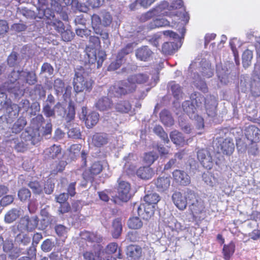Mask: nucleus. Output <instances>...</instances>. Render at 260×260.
<instances>
[{
	"instance_id": "nucleus-63",
	"label": "nucleus",
	"mask_w": 260,
	"mask_h": 260,
	"mask_svg": "<svg viewBox=\"0 0 260 260\" xmlns=\"http://www.w3.org/2000/svg\"><path fill=\"white\" fill-rule=\"evenodd\" d=\"M122 64V62L116 58L115 60L111 62L108 67V71H115L119 68Z\"/></svg>"
},
{
	"instance_id": "nucleus-45",
	"label": "nucleus",
	"mask_w": 260,
	"mask_h": 260,
	"mask_svg": "<svg viewBox=\"0 0 260 260\" xmlns=\"http://www.w3.org/2000/svg\"><path fill=\"white\" fill-rule=\"evenodd\" d=\"M176 44L174 42H165L161 48V52L165 55H170L175 50Z\"/></svg>"
},
{
	"instance_id": "nucleus-64",
	"label": "nucleus",
	"mask_w": 260,
	"mask_h": 260,
	"mask_svg": "<svg viewBox=\"0 0 260 260\" xmlns=\"http://www.w3.org/2000/svg\"><path fill=\"white\" fill-rule=\"evenodd\" d=\"M32 122L39 128L45 122V119L42 114H38L32 119Z\"/></svg>"
},
{
	"instance_id": "nucleus-22",
	"label": "nucleus",
	"mask_w": 260,
	"mask_h": 260,
	"mask_svg": "<svg viewBox=\"0 0 260 260\" xmlns=\"http://www.w3.org/2000/svg\"><path fill=\"white\" fill-rule=\"evenodd\" d=\"M245 135L247 139L252 142L258 140L260 136V131L255 125H249L245 130Z\"/></svg>"
},
{
	"instance_id": "nucleus-30",
	"label": "nucleus",
	"mask_w": 260,
	"mask_h": 260,
	"mask_svg": "<svg viewBox=\"0 0 260 260\" xmlns=\"http://www.w3.org/2000/svg\"><path fill=\"white\" fill-rule=\"evenodd\" d=\"M67 165V162L63 160L53 163L51 166V175H56L59 173H62L64 170Z\"/></svg>"
},
{
	"instance_id": "nucleus-19",
	"label": "nucleus",
	"mask_w": 260,
	"mask_h": 260,
	"mask_svg": "<svg viewBox=\"0 0 260 260\" xmlns=\"http://www.w3.org/2000/svg\"><path fill=\"white\" fill-rule=\"evenodd\" d=\"M153 54V52L147 46H143L136 51L137 59L143 61H147Z\"/></svg>"
},
{
	"instance_id": "nucleus-10",
	"label": "nucleus",
	"mask_w": 260,
	"mask_h": 260,
	"mask_svg": "<svg viewBox=\"0 0 260 260\" xmlns=\"http://www.w3.org/2000/svg\"><path fill=\"white\" fill-rule=\"evenodd\" d=\"M39 218L37 216L29 217L25 215L22 217L20 220V223L23 225V228L28 232H32L38 226Z\"/></svg>"
},
{
	"instance_id": "nucleus-43",
	"label": "nucleus",
	"mask_w": 260,
	"mask_h": 260,
	"mask_svg": "<svg viewBox=\"0 0 260 260\" xmlns=\"http://www.w3.org/2000/svg\"><path fill=\"white\" fill-rule=\"evenodd\" d=\"M28 186L31 189L35 194L40 195L43 193V189L40 182L38 181H31Z\"/></svg>"
},
{
	"instance_id": "nucleus-62",
	"label": "nucleus",
	"mask_w": 260,
	"mask_h": 260,
	"mask_svg": "<svg viewBox=\"0 0 260 260\" xmlns=\"http://www.w3.org/2000/svg\"><path fill=\"white\" fill-rule=\"evenodd\" d=\"M248 153L249 154L257 156L259 153L257 145L255 142H253L248 149Z\"/></svg>"
},
{
	"instance_id": "nucleus-40",
	"label": "nucleus",
	"mask_w": 260,
	"mask_h": 260,
	"mask_svg": "<svg viewBox=\"0 0 260 260\" xmlns=\"http://www.w3.org/2000/svg\"><path fill=\"white\" fill-rule=\"evenodd\" d=\"M182 108L183 111L189 117H192L196 111V108L193 102L189 101H185L182 104Z\"/></svg>"
},
{
	"instance_id": "nucleus-41",
	"label": "nucleus",
	"mask_w": 260,
	"mask_h": 260,
	"mask_svg": "<svg viewBox=\"0 0 260 260\" xmlns=\"http://www.w3.org/2000/svg\"><path fill=\"white\" fill-rule=\"evenodd\" d=\"M253 58L252 52L247 49L245 50L242 54V63L244 68H248L251 63V60Z\"/></svg>"
},
{
	"instance_id": "nucleus-38",
	"label": "nucleus",
	"mask_w": 260,
	"mask_h": 260,
	"mask_svg": "<svg viewBox=\"0 0 260 260\" xmlns=\"http://www.w3.org/2000/svg\"><path fill=\"white\" fill-rule=\"evenodd\" d=\"M171 141L176 145H180L185 141L182 134L176 130L172 131L170 134Z\"/></svg>"
},
{
	"instance_id": "nucleus-6",
	"label": "nucleus",
	"mask_w": 260,
	"mask_h": 260,
	"mask_svg": "<svg viewBox=\"0 0 260 260\" xmlns=\"http://www.w3.org/2000/svg\"><path fill=\"white\" fill-rule=\"evenodd\" d=\"M48 0H38L37 10L38 17L40 19L54 17V13L49 8Z\"/></svg>"
},
{
	"instance_id": "nucleus-15",
	"label": "nucleus",
	"mask_w": 260,
	"mask_h": 260,
	"mask_svg": "<svg viewBox=\"0 0 260 260\" xmlns=\"http://www.w3.org/2000/svg\"><path fill=\"white\" fill-rule=\"evenodd\" d=\"M7 91L10 93L13 94L15 96H22L24 94L25 88L22 82L8 84Z\"/></svg>"
},
{
	"instance_id": "nucleus-49",
	"label": "nucleus",
	"mask_w": 260,
	"mask_h": 260,
	"mask_svg": "<svg viewBox=\"0 0 260 260\" xmlns=\"http://www.w3.org/2000/svg\"><path fill=\"white\" fill-rule=\"evenodd\" d=\"M171 90L173 96L176 99H178L182 93L181 87L179 84H176L175 81H172L170 83Z\"/></svg>"
},
{
	"instance_id": "nucleus-35",
	"label": "nucleus",
	"mask_w": 260,
	"mask_h": 260,
	"mask_svg": "<svg viewBox=\"0 0 260 260\" xmlns=\"http://www.w3.org/2000/svg\"><path fill=\"white\" fill-rule=\"evenodd\" d=\"M20 211L16 208H13L7 212L5 216V221L6 223H10L19 218Z\"/></svg>"
},
{
	"instance_id": "nucleus-25",
	"label": "nucleus",
	"mask_w": 260,
	"mask_h": 260,
	"mask_svg": "<svg viewBox=\"0 0 260 260\" xmlns=\"http://www.w3.org/2000/svg\"><path fill=\"white\" fill-rule=\"evenodd\" d=\"M108 138L107 135L105 133H96L93 135L92 141L94 145L98 147L107 144Z\"/></svg>"
},
{
	"instance_id": "nucleus-20",
	"label": "nucleus",
	"mask_w": 260,
	"mask_h": 260,
	"mask_svg": "<svg viewBox=\"0 0 260 260\" xmlns=\"http://www.w3.org/2000/svg\"><path fill=\"white\" fill-rule=\"evenodd\" d=\"M172 200L179 210H183L186 208L187 206L186 199L180 192H175L172 195Z\"/></svg>"
},
{
	"instance_id": "nucleus-17",
	"label": "nucleus",
	"mask_w": 260,
	"mask_h": 260,
	"mask_svg": "<svg viewBox=\"0 0 260 260\" xmlns=\"http://www.w3.org/2000/svg\"><path fill=\"white\" fill-rule=\"evenodd\" d=\"M160 13H161V7L159 5L141 14L138 18V20L140 22L144 23L154 17L159 15Z\"/></svg>"
},
{
	"instance_id": "nucleus-51",
	"label": "nucleus",
	"mask_w": 260,
	"mask_h": 260,
	"mask_svg": "<svg viewBox=\"0 0 260 260\" xmlns=\"http://www.w3.org/2000/svg\"><path fill=\"white\" fill-rule=\"evenodd\" d=\"M62 40L64 42L71 41L75 36L74 33L69 29H67L59 32Z\"/></svg>"
},
{
	"instance_id": "nucleus-9",
	"label": "nucleus",
	"mask_w": 260,
	"mask_h": 260,
	"mask_svg": "<svg viewBox=\"0 0 260 260\" xmlns=\"http://www.w3.org/2000/svg\"><path fill=\"white\" fill-rule=\"evenodd\" d=\"M154 210V206L143 203L138 206L137 212L140 217L144 220H148L153 215Z\"/></svg>"
},
{
	"instance_id": "nucleus-60",
	"label": "nucleus",
	"mask_w": 260,
	"mask_h": 260,
	"mask_svg": "<svg viewBox=\"0 0 260 260\" xmlns=\"http://www.w3.org/2000/svg\"><path fill=\"white\" fill-rule=\"evenodd\" d=\"M43 112L47 117H52L55 115L54 109L51 108V106L47 104L43 108Z\"/></svg>"
},
{
	"instance_id": "nucleus-12",
	"label": "nucleus",
	"mask_w": 260,
	"mask_h": 260,
	"mask_svg": "<svg viewBox=\"0 0 260 260\" xmlns=\"http://www.w3.org/2000/svg\"><path fill=\"white\" fill-rule=\"evenodd\" d=\"M126 254L129 260H139L142 255V248L139 245L130 244L126 248Z\"/></svg>"
},
{
	"instance_id": "nucleus-2",
	"label": "nucleus",
	"mask_w": 260,
	"mask_h": 260,
	"mask_svg": "<svg viewBox=\"0 0 260 260\" xmlns=\"http://www.w3.org/2000/svg\"><path fill=\"white\" fill-rule=\"evenodd\" d=\"M93 83V80L89 77L88 72L83 67L77 69L73 82L74 90L76 93L84 91L90 92Z\"/></svg>"
},
{
	"instance_id": "nucleus-33",
	"label": "nucleus",
	"mask_w": 260,
	"mask_h": 260,
	"mask_svg": "<svg viewBox=\"0 0 260 260\" xmlns=\"http://www.w3.org/2000/svg\"><path fill=\"white\" fill-rule=\"evenodd\" d=\"M113 230L112 235L114 238H118L121 235L122 231L121 220L120 218L115 219L112 223Z\"/></svg>"
},
{
	"instance_id": "nucleus-53",
	"label": "nucleus",
	"mask_w": 260,
	"mask_h": 260,
	"mask_svg": "<svg viewBox=\"0 0 260 260\" xmlns=\"http://www.w3.org/2000/svg\"><path fill=\"white\" fill-rule=\"evenodd\" d=\"M75 116V106L72 102L70 101L68 107V113L67 114V121H70L74 119Z\"/></svg>"
},
{
	"instance_id": "nucleus-37",
	"label": "nucleus",
	"mask_w": 260,
	"mask_h": 260,
	"mask_svg": "<svg viewBox=\"0 0 260 260\" xmlns=\"http://www.w3.org/2000/svg\"><path fill=\"white\" fill-rule=\"evenodd\" d=\"M127 226L131 229H140L143 226V222L139 217L133 216L128 219L127 221Z\"/></svg>"
},
{
	"instance_id": "nucleus-27",
	"label": "nucleus",
	"mask_w": 260,
	"mask_h": 260,
	"mask_svg": "<svg viewBox=\"0 0 260 260\" xmlns=\"http://www.w3.org/2000/svg\"><path fill=\"white\" fill-rule=\"evenodd\" d=\"M81 238L90 243H99L102 239L96 233L87 231H83L80 234Z\"/></svg>"
},
{
	"instance_id": "nucleus-3",
	"label": "nucleus",
	"mask_w": 260,
	"mask_h": 260,
	"mask_svg": "<svg viewBox=\"0 0 260 260\" xmlns=\"http://www.w3.org/2000/svg\"><path fill=\"white\" fill-rule=\"evenodd\" d=\"M238 87L241 91L243 92H250L254 97L260 95V82L253 77L250 78L247 75H241Z\"/></svg>"
},
{
	"instance_id": "nucleus-47",
	"label": "nucleus",
	"mask_w": 260,
	"mask_h": 260,
	"mask_svg": "<svg viewBox=\"0 0 260 260\" xmlns=\"http://www.w3.org/2000/svg\"><path fill=\"white\" fill-rule=\"evenodd\" d=\"M22 71L13 70L9 76V81L11 83H16L18 81H22V75L21 74Z\"/></svg>"
},
{
	"instance_id": "nucleus-24",
	"label": "nucleus",
	"mask_w": 260,
	"mask_h": 260,
	"mask_svg": "<svg viewBox=\"0 0 260 260\" xmlns=\"http://www.w3.org/2000/svg\"><path fill=\"white\" fill-rule=\"evenodd\" d=\"M170 25V22L164 18H156L153 19L146 25L148 30H151L156 28L165 27Z\"/></svg>"
},
{
	"instance_id": "nucleus-13",
	"label": "nucleus",
	"mask_w": 260,
	"mask_h": 260,
	"mask_svg": "<svg viewBox=\"0 0 260 260\" xmlns=\"http://www.w3.org/2000/svg\"><path fill=\"white\" fill-rule=\"evenodd\" d=\"M130 190L131 185L129 183L124 181L119 182L118 192L119 197L121 200L126 202L131 197Z\"/></svg>"
},
{
	"instance_id": "nucleus-44",
	"label": "nucleus",
	"mask_w": 260,
	"mask_h": 260,
	"mask_svg": "<svg viewBox=\"0 0 260 260\" xmlns=\"http://www.w3.org/2000/svg\"><path fill=\"white\" fill-rule=\"evenodd\" d=\"M26 124V122L23 118H18L12 126V133L15 134L19 133L23 129Z\"/></svg>"
},
{
	"instance_id": "nucleus-7",
	"label": "nucleus",
	"mask_w": 260,
	"mask_h": 260,
	"mask_svg": "<svg viewBox=\"0 0 260 260\" xmlns=\"http://www.w3.org/2000/svg\"><path fill=\"white\" fill-rule=\"evenodd\" d=\"M174 182L177 185L187 186L190 183L189 175L184 171L176 169L172 172Z\"/></svg>"
},
{
	"instance_id": "nucleus-48",
	"label": "nucleus",
	"mask_w": 260,
	"mask_h": 260,
	"mask_svg": "<svg viewBox=\"0 0 260 260\" xmlns=\"http://www.w3.org/2000/svg\"><path fill=\"white\" fill-rule=\"evenodd\" d=\"M157 154L153 152H147L144 155L143 161L148 166H150L157 159Z\"/></svg>"
},
{
	"instance_id": "nucleus-16",
	"label": "nucleus",
	"mask_w": 260,
	"mask_h": 260,
	"mask_svg": "<svg viewBox=\"0 0 260 260\" xmlns=\"http://www.w3.org/2000/svg\"><path fill=\"white\" fill-rule=\"evenodd\" d=\"M189 208L192 216L195 218H200V215L205 211L204 203L201 199L196 200L195 202H192Z\"/></svg>"
},
{
	"instance_id": "nucleus-31",
	"label": "nucleus",
	"mask_w": 260,
	"mask_h": 260,
	"mask_svg": "<svg viewBox=\"0 0 260 260\" xmlns=\"http://www.w3.org/2000/svg\"><path fill=\"white\" fill-rule=\"evenodd\" d=\"M128 77L129 80L135 85H136V84H144L149 80V76L144 73L134 74Z\"/></svg>"
},
{
	"instance_id": "nucleus-23",
	"label": "nucleus",
	"mask_w": 260,
	"mask_h": 260,
	"mask_svg": "<svg viewBox=\"0 0 260 260\" xmlns=\"http://www.w3.org/2000/svg\"><path fill=\"white\" fill-rule=\"evenodd\" d=\"M22 75V83L28 84L29 85H34L38 81L37 76L34 71H24L21 72Z\"/></svg>"
},
{
	"instance_id": "nucleus-58",
	"label": "nucleus",
	"mask_w": 260,
	"mask_h": 260,
	"mask_svg": "<svg viewBox=\"0 0 260 260\" xmlns=\"http://www.w3.org/2000/svg\"><path fill=\"white\" fill-rule=\"evenodd\" d=\"M102 24L107 27L110 25L112 21V17L109 12H105L102 16Z\"/></svg>"
},
{
	"instance_id": "nucleus-5",
	"label": "nucleus",
	"mask_w": 260,
	"mask_h": 260,
	"mask_svg": "<svg viewBox=\"0 0 260 260\" xmlns=\"http://www.w3.org/2000/svg\"><path fill=\"white\" fill-rule=\"evenodd\" d=\"M103 170V166L100 161L93 162L90 167L82 173L83 178L86 181H92L94 177L100 174Z\"/></svg>"
},
{
	"instance_id": "nucleus-29",
	"label": "nucleus",
	"mask_w": 260,
	"mask_h": 260,
	"mask_svg": "<svg viewBox=\"0 0 260 260\" xmlns=\"http://www.w3.org/2000/svg\"><path fill=\"white\" fill-rule=\"evenodd\" d=\"M159 118L161 122L165 125L170 126L174 124V119L170 112L164 109L159 113Z\"/></svg>"
},
{
	"instance_id": "nucleus-57",
	"label": "nucleus",
	"mask_w": 260,
	"mask_h": 260,
	"mask_svg": "<svg viewBox=\"0 0 260 260\" xmlns=\"http://www.w3.org/2000/svg\"><path fill=\"white\" fill-rule=\"evenodd\" d=\"M102 20L101 17L97 14H94L91 16V25L93 30L101 27Z\"/></svg>"
},
{
	"instance_id": "nucleus-42",
	"label": "nucleus",
	"mask_w": 260,
	"mask_h": 260,
	"mask_svg": "<svg viewBox=\"0 0 260 260\" xmlns=\"http://www.w3.org/2000/svg\"><path fill=\"white\" fill-rule=\"evenodd\" d=\"M154 133L157 135L164 141L165 143H168L170 141L168 134L165 132L160 125H156L153 128Z\"/></svg>"
},
{
	"instance_id": "nucleus-36",
	"label": "nucleus",
	"mask_w": 260,
	"mask_h": 260,
	"mask_svg": "<svg viewBox=\"0 0 260 260\" xmlns=\"http://www.w3.org/2000/svg\"><path fill=\"white\" fill-rule=\"evenodd\" d=\"M101 250L86 251L83 252V256L85 260H105L101 255Z\"/></svg>"
},
{
	"instance_id": "nucleus-8",
	"label": "nucleus",
	"mask_w": 260,
	"mask_h": 260,
	"mask_svg": "<svg viewBox=\"0 0 260 260\" xmlns=\"http://www.w3.org/2000/svg\"><path fill=\"white\" fill-rule=\"evenodd\" d=\"M197 158L202 166L206 169L210 170L213 166L212 156L208 150L201 149L197 152Z\"/></svg>"
},
{
	"instance_id": "nucleus-52",
	"label": "nucleus",
	"mask_w": 260,
	"mask_h": 260,
	"mask_svg": "<svg viewBox=\"0 0 260 260\" xmlns=\"http://www.w3.org/2000/svg\"><path fill=\"white\" fill-rule=\"evenodd\" d=\"M54 68L48 62H44L41 68L40 74L47 73L48 75L51 76L53 74Z\"/></svg>"
},
{
	"instance_id": "nucleus-46",
	"label": "nucleus",
	"mask_w": 260,
	"mask_h": 260,
	"mask_svg": "<svg viewBox=\"0 0 260 260\" xmlns=\"http://www.w3.org/2000/svg\"><path fill=\"white\" fill-rule=\"evenodd\" d=\"M18 197L21 201L25 202L30 199L31 192L28 189L22 187L19 190L18 192Z\"/></svg>"
},
{
	"instance_id": "nucleus-1",
	"label": "nucleus",
	"mask_w": 260,
	"mask_h": 260,
	"mask_svg": "<svg viewBox=\"0 0 260 260\" xmlns=\"http://www.w3.org/2000/svg\"><path fill=\"white\" fill-rule=\"evenodd\" d=\"M89 42L90 47H86L85 51L88 56L89 63L92 64L97 62V68L102 67L103 61L106 58V54L102 50L98 52V56H96V49L101 48V41L100 38L95 36H90L89 38Z\"/></svg>"
},
{
	"instance_id": "nucleus-55",
	"label": "nucleus",
	"mask_w": 260,
	"mask_h": 260,
	"mask_svg": "<svg viewBox=\"0 0 260 260\" xmlns=\"http://www.w3.org/2000/svg\"><path fill=\"white\" fill-rule=\"evenodd\" d=\"M18 53L15 51H13L8 56L7 58L8 64L10 67H14L17 64Z\"/></svg>"
},
{
	"instance_id": "nucleus-14",
	"label": "nucleus",
	"mask_w": 260,
	"mask_h": 260,
	"mask_svg": "<svg viewBox=\"0 0 260 260\" xmlns=\"http://www.w3.org/2000/svg\"><path fill=\"white\" fill-rule=\"evenodd\" d=\"M154 183L158 191L164 192L170 186V178L169 176H159L154 180Z\"/></svg>"
},
{
	"instance_id": "nucleus-18",
	"label": "nucleus",
	"mask_w": 260,
	"mask_h": 260,
	"mask_svg": "<svg viewBox=\"0 0 260 260\" xmlns=\"http://www.w3.org/2000/svg\"><path fill=\"white\" fill-rule=\"evenodd\" d=\"M113 106L111 99L108 96H103L99 99L95 103L96 108L101 111H108L110 110Z\"/></svg>"
},
{
	"instance_id": "nucleus-61",
	"label": "nucleus",
	"mask_w": 260,
	"mask_h": 260,
	"mask_svg": "<svg viewBox=\"0 0 260 260\" xmlns=\"http://www.w3.org/2000/svg\"><path fill=\"white\" fill-rule=\"evenodd\" d=\"M68 134L69 137L74 139H79L81 137L80 129L76 127L69 129Z\"/></svg>"
},
{
	"instance_id": "nucleus-11",
	"label": "nucleus",
	"mask_w": 260,
	"mask_h": 260,
	"mask_svg": "<svg viewBox=\"0 0 260 260\" xmlns=\"http://www.w3.org/2000/svg\"><path fill=\"white\" fill-rule=\"evenodd\" d=\"M82 114L84 116L85 123L87 128H91L98 122L100 115L95 111H92L87 115V108L82 107Z\"/></svg>"
},
{
	"instance_id": "nucleus-54",
	"label": "nucleus",
	"mask_w": 260,
	"mask_h": 260,
	"mask_svg": "<svg viewBox=\"0 0 260 260\" xmlns=\"http://www.w3.org/2000/svg\"><path fill=\"white\" fill-rule=\"evenodd\" d=\"M217 74L221 83L226 84L228 80V75L226 71L222 68H218L217 69Z\"/></svg>"
},
{
	"instance_id": "nucleus-28",
	"label": "nucleus",
	"mask_w": 260,
	"mask_h": 260,
	"mask_svg": "<svg viewBox=\"0 0 260 260\" xmlns=\"http://www.w3.org/2000/svg\"><path fill=\"white\" fill-rule=\"evenodd\" d=\"M137 175L140 178L148 180L152 177L154 172L149 167H141L136 172Z\"/></svg>"
},
{
	"instance_id": "nucleus-26",
	"label": "nucleus",
	"mask_w": 260,
	"mask_h": 260,
	"mask_svg": "<svg viewBox=\"0 0 260 260\" xmlns=\"http://www.w3.org/2000/svg\"><path fill=\"white\" fill-rule=\"evenodd\" d=\"M46 24L48 26L53 27V28L58 33L64 30L65 26L63 23L60 20L54 17L46 18Z\"/></svg>"
},
{
	"instance_id": "nucleus-4",
	"label": "nucleus",
	"mask_w": 260,
	"mask_h": 260,
	"mask_svg": "<svg viewBox=\"0 0 260 260\" xmlns=\"http://www.w3.org/2000/svg\"><path fill=\"white\" fill-rule=\"evenodd\" d=\"M137 86L129 80V77L126 80H120L116 82L113 85V91L117 96H122L135 92Z\"/></svg>"
},
{
	"instance_id": "nucleus-59",
	"label": "nucleus",
	"mask_w": 260,
	"mask_h": 260,
	"mask_svg": "<svg viewBox=\"0 0 260 260\" xmlns=\"http://www.w3.org/2000/svg\"><path fill=\"white\" fill-rule=\"evenodd\" d=\"M53 243L50 239H46L41 245L42 250L44 252H49L51 250L53 247Z\"/></svg>"
},
{
	"instance_id": "nucleus-34",
	"label": "nucleus",
	"mask_w": 260,
	"mask_h": 260,
	"mask_svg": "<svg viewBox=\"0 0 260 260\" xmlns=\"http://www.w3.org/2000/svg\"><path fill=\"white\" fill-rule=\"evenodd\" d=\"M132 109V105L127 100L120 101L115 105V109L117 112L120 113H127Z\"/></svg>"
},
{
	"instance_id": "nucleus-56",
	"label": "nucleus",
	"mask_w": 260,
	"mask_h": 260,
	"mask_svg": "<svg viewBox=\"0 0 260 260\" xmlns=\"http://www.w3.org/2000/svg\"><path fill=\"white\" fill-rule=\"evenodd\" d=\"M9 24L5 20H0V37H3L8 32Z\"/></svg>"
},
{
	"instance_id": "nucleus-39",
	"label": "nucleus",
	"mask_w": 260,
	"mask_h": 260,
	"mask_svg": "<svg viewBox=\"0 0 260 260\" xmlns=\"http://www.w3.org/2000/svg\"><path fill=\"white\" fill-rule=\"evenodd\" d=\"M160 200L159 196L156 193H150L145 196L144 201L145 203H147L150 205L155 206Z\"/></svg>"
},
{
	"instance_id": "nucleus-21",
	"label": "nucleus",
	"mask_w": 260,
	"mask_h": 260,
	"mask_svg": "<svg viewBox=\"0 0 260 260\" xmlns=\"http://www.w3.org/2000/svg\"><path fill=\"white\" fill-rule=\"evenodd\" d=\"M242 43L241 41L237 38H233L230 40V46L232 51L234 60L236 65L240 64V59L239 57L238 50L242 46Z\"/></svg>"
},
{
	"instance_id": "nucleus-50",
	"label": "nucleus",
	"mask_w": 260,
	"mask_h": 260,
	"mask_svg": "<svg viewBox=\"0 0 260 260\" xmlns=\"http://www.w3.org/2000/svg\"><path fill=\"white\" fill-rule=\"evenodd\" d=\"M93 31L95 34L99 35L101 37L104 43H106V41H108V43L110 44L109 35L108 31L106 29H102L101 27H100L96 28L93 30Z\"/></svg>"
},
{
	"instance_id": "nucleus-32",
	"label": "nucleus",
	"mask_w": 260,
	"mask_h": 260,
	"mask_svg": "<svg viewBox=\"0 0 260 260\" xmlns=\"http://www.w3.org/2000/svg\"><path fill=\"white\" fill-rule=\"evenodd\" d=\"M61 152V148L60 145H53L45 151V155L48 158L54 159Z\"/></svg>"
}]
</instances>
